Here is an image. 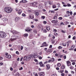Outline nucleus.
Listing matches in <instances>:
<instances>
[{"mask_svg": "<svg viewBox=\"0 0 76 76\" xmlns=\"http://www.w3.org/2000/svg\"><path fill=\"white\" fill-rule=\"evenodd\" d=\"M12 8L10 7H5L4 8V11L9 13H11L12 12Z\"/></svg>", "mask_w": 76, "mask_h": 76, "instance_id": "obj_1", "label": "nucleus"}, {"mask_svg": "<svg viewBox=\"0 0 76 76\" xmlns=\"http://www.w3.org/2000/svg\"><path fill=\"white\" fill-rule=\"evenodd\" d=\"M6 37V33L4 32H0V37L1 38H4Z\"/></svg>", "mask_w": 76, "mask_h": 76, "instance_id": "obj_2", "label": "nucleus"}, {"mask_svg": "<svg viewBox=\"0 0 76 76\" xmlns=\"http://www.w3.org/2000/svg\"><path fill=\"white\" fill-rule=\"evenodd\" d=\"M32 58V56H25L24 57V60H23V61L25 60H26V61H28L29 60H31V58Z\"/></svg>", "mask_w": 76, "mask_h": 76, "instance_id": "obj_3", "label": "nucleus"}, {"mask_svg": "<svg viewBox=\"0 0 76 76\" xmlns=\"http://www.w3.org/2000/svg\"><path fill=\"white\" fill-rule=\"evenodd\" d=\"M37 2H32L30 4V5L31 6H33V7H35V6H36L37 5Z\"/></svg>", "mask_w": 76, "mask_h": 76, "instance_id": "obj_4", "label": "nucleus"}, {"mask_svg": "<svg viewBox=\"0 0 76 76\" xmlns=\"http://www.w3.org/2000/svg\"><path fill=\"white\" fill-rule=\"evenodd\" d=\"M31 31H32V29H30V28L29 27H27L26 29H25V31H26L27 32H30Z\"/></svg>", "mask_w": 76, "mask_h": 76, "instance_id": "obj_5", "label": "nucleus"}, {"mask_svg": "<svg viewBox=\"0 0 76 76\" xmlns=\"http://www.w3.org/2000/svg\"><path fill=\"white\" fill-rule=\"evenodd\" d=\"M12 33L13 34H20V33L19 32H18L16 31L15 30H13L12 31Z\"/></svg>", "mask_w": 76, "mask_h": 76, "instance_id": "obj_6", "label": "nucleus"}, {"mask_svg": "<svg viewBox=\"0 0 76 76\" xmlns=\"http://www.w3.org/2000/svg\"><path fill=\"white\" fill-rule=\"evenodd\" d=\"M38 74L39 76H44V75H45V74L43 72H39L38 73Z\"/></svg>", "mask_w": 76, "mask_h": 76, "instance_id": "obj_7", "label": "nucleus"}, {"mask_svg": "<svg viewBox=\"0 0 76 76\" xmlns=\"http://www.w3.org/2000/svg\"><path fill=\"white\" fill-rule=\"evenodd\" d=\"M51 22H52V23H54V24L57 23V22H58V20H52L51 21Z\"/></svg>", "mask_w": 76, "mask_h": 76, "instance_id": "obj_8", "label": "nucleus"}, {"mask_svg": "<svg viewBox=\"0 0 76 76\" xmlns=\"http://www.w3.org/2000/svg\"><path fill=\"white\" fill-rule=\"evenodd\" d=\"M52 51H53V49H49L47 51V53H51Z\"/></svg>", "mask_w": 76, "mask_h": 76, "instance_id": "obj_9", "label": "nucleus"}, {"mask_svg": "<svg viewBox=\"0 0 76 76\" xmlns=\"http://www.w3.org/2000/svg\"><path fill=\"white\" fill-rule=\"evenodd\" d=\"M66 63L67 64L68 66H69L71 65V63H70V61H66Z\"/></svg>", "mask_w": 76, "mask_h": 76, "instance_id": "obj_10", "label": "nucleus"}, {"mask_svg": "<svg viewBox=\"0 0 76 76\" xmlns=\"http://www.w3.org/2000/svg\"><path fill=\"white\" fill-rule=\"evenodd\" d=\"M46 66L47 67V70H49V69H50V66L49 64H47L46 65Z\"/></svg>", "mask_w": 76, "mask_h": 76, "instance_id": "obj_11", "label": "nucleus"}, {"mask_svg": "<svg viewBox=\"0 0 76 76\" xmlns=\"http://www.w3.org/2000/svg\"><path fill=\"white\" fill-rule=\"evenodd\" d=\"M22 12V10L20 9L19 10L18 13V14H19V15H20L21 14V13Z\"/></svg>", "mask_w": 76, "mask_h": 76, "instance_id": "obj_12", "label": "nucleus"}, {"mask_svg": "<svg viewBox=\"0 0 76 76\" xmlns=\"http://www.w3.org/2000/svg\"><path fill=\"white\" fill-rule=\"evenodd\" d=\"M29 17L31 19H33L34 18V15L32 14H31L29 15Z\"/></svg>", "mask_w": 76, "mask_h": 76, "instance_id": "obj_13", "label": "nucleus"}, {"mask_svg": "<svg viewBox=\"0 0 76 76\" xmlns=\"http://www.w3.org/2000/svg\"><path fill=\"white\" fill-rule=\"evenodd\" d=\"M19 20V17H17L15 18V22H18Z\"/></svg>", "mask_w": 76, "mask_h": 76, "instance_id": "obj_14", "label": "nucleus"}, {"mask_svg": "<svg viewBox=\"0 0 76 76\" xmlns=\"http://www.w3.org/2000/svg\"><path fill=\"white\" fill-rule=\"evenodd\" d=\"M26 0H22V1H20V3H26Z\"/></svg>", "mask_w": 76, "mask_h": 76, "instance_id": "obj_15", "label": "nucleus"}, {"mask_svg": "<svg viewBox=\"0 0 76 76\" xmlns=\"http://www.w3.org/2000/svg\"><path fill=\"white\" fill-rule=\"evenodd\" d=\"M6 57L7 58H10L11 57V56L10 55H7V56H6Z\"/></svg>", "mask_w": 76, "mask_h": 76, "instance_id": "obj_16", "label": "nucleus"}, {"mask_svg": "<svg viewBox=\"0 0 76 76\" xmlns=\"http://www.w3.org/2000/svg\"><path fill=\"white\" fill-rule=\"evenodd\" d=\"M45 44V47H47L48 46V45H47V43H46L45 42H44L43 44V45H44Z\"/></svg>", "mask_w": 76, "mask_h": 76, "instance_id": "obj_17", "label": "nucleus"}, {"mask_svg": "<svg viewBox=\"0 0 76 76\" xmlns=\"http://www.w3.org/2000/svg\"><path fill=\"white\" fill-rule=\"evenodd\" d=\"M12 67H14V68H15V67H16V64H13L12 66Z\"/></svg>", "mask_w": 76, "mask_h": 76, "instance_id": "obj_18", "label": "nucleus"}, {"mask_svg": "<svg viewBox=\"0 0 76 76\" xmlns=\"http://www.w3.org/2000/svg\"><path fill=\"white\" fill-rule=\"evenodd\" d=\"M38 28L39 29H40V28H42V25H39L38 26Z\"/></svg>", "mask_w": 76, "mask_h": 76, "instance_id": "obj_19", "label": "nucleus"}, {"mask_svg": "<svg viewBox=\"0 0 76 76\" xmlns=\"http://www.w3.org/2000/svg\"><path fill=\"white\" fill-rule=\"evenodd\" d=\"M3 20L4 22H5V21H7V18H4L3 19Z\"/></svg>", "mask_w": 76, "mask_h": 76, "instance_id": "obj_20", "label": "nucleus"}, {"mask_svg": "<svg viewBox=\"0 0 76 76\" xmlns=\"http://www.w3.org/2000/svg\"><path fill=\"white\" fill-rule=\"evenodd\" d=\"M23 35L24 37H28V34H25Z\"/></svg>", "mask_w": 76, "mask_h": 76, "instance_id": "obj_21", "label": "nucleus"}, {"mask_svg": "<svg viewBox=\"0 0 76 76\" xmlns=\"http://www.w3.org/2000/svg\"><path fill=\"white\" fill-rule=\"evenodd\" d=\"M57 66L58 67H60L61 66V64L58 63L57 64Z\"/></svg>", "mask_w": 76, "mask_h": 76, "instance_id": "obj_22", "label": "nucleus"}, {"mask_svg": "<svg viewBox=\"0 0 76 76\" xmlns=\"http://www.w3.org/2000/svg\"><path fill=\"white\" fill-rule=\"evenodd\" d=\"M61 69H65V66H64V65L62 66H61Z\"/></svg>", "mask_w": 76, "mask_h": 76, "instance_id": "obj_23", "label": "nucleus"}, {"mask_svg": "<svg viewBox=\"0 0 76 76\" xmlns=\"http://www.w3.org/2000/svg\"><path fill=\"white\" fill-rule=\"evenodd\" d=\"M43 32L44 33H46V32H47V31L46 30V29H44L43 31Z\"/></svg>", "mask_w": 76, "mask_h": 76, "instance_id": "obj_24", "label": "nucleus"}, {"mask_svg": "<svg viewBox=\"0 0 76 76\" xmlns=\"http://www.w3.org/2000/svg\"><path fill=\"white\" fill-rule=\"evenodd\" d=\"M46 29L47 30V31H50V27H46Z\"/></svg>", "mask_w": 76, "mask_h": 76, "instance_id": "obj_25", "label": "nucleus"}, {"mask_svg": "<svg viewBox=\"0 0 76 76\" xmlns=\"http://www.w3.org/2000/svg\"><path fill=\"white\" fill-rule=\"evenodd\" d=\"M40 67H45V65L44 64H42L40 65Z\"/></svg>", "mask_w": 76, "mask_h": 76, "instance_id": "obj_26", "label": "nucleus"}, {"mask_svg": "<svg viewBox=\"0 0 76 76\" xmlns=\"http://www.w3.org/2000/svg\"><path fill=\"white\" fill-rule=\"evenodd\" d=\"M62 45L63 46H66V43H62Z\"/></svg>", "mask_w": 76, "mask_h": 76, "instance_id": "obj_27", "label": "nucleus"}, {"mask_svg": "<svg viewBox=\"0 0 76 76\" xmlns=\"http://www.w3.org/2000/svg\"><path fill=\"white\" fill-rule=\"evenodd\" d=\"M22 15V16H23L24 17L25 16H26V15L24 13H23Z\"/></svg>", "mask_w": 76, "mask_h": 76, "instance_id": "obj_28", "label": "nucleus"}, {"mask_svg": "<svg viewBox=\"0 0 76 76\" xmlns=\"http://www.w3.org/2000/svg\"><path fill=\"white\" fill-rule=\"evenodd\" d=\"M35 16H38V15H39V13H36L35 14Z\"/></svg>", "mask_w": 76, "mask_h": 76, "instance_id": "obj_29", "label": "nucleus"}, {"mask_svg": "<svg viewBox=\"0 0 76 76\" xmlns=\"http://www.w3.org/2000/svg\"><path fill=\"white\" fill-rule=\"evenodd\" d=\"M54 19H57V17L55 16L53 18Z\"/></svg>", "mask_w": 76, "mask_h": 76, "instance_id": "obj_30", "label": "nucleus"}, {"mask_svg": "<svg viewBox=\"0 0 76 76\" xmlns=\"http://www.w3.org/2000/svg\"><path fill=\"white\" fill-rule=\"evenodd\" d=\"M45 16H42L41 18L42 19H45Z\"/></svg>", "mask_w": 76, "mask_h": 76, "instance_id": "obj_31", "label": "nucleus"}, {"mask_svg": "<svg viewBox=\"0 0 76 76\" xmlns=\"http://www.w3.org/2000/svg\"><path fill=\"white\" fill-rule=\"evenodd\" d=\"M70 69H74V67H73V66H70Z\"/></svg>", "mask_w": 76, "mask_h": 76, "instance_id": "obj_32", "label": "nucleus"}, {"mask_svg": "<svg viewBox=\"0 0 76 76\" xmlns=\"http://www.w3.org/2000/svg\"><path fill=\"white\" fill-rule=\"evenodd\" d=\"M48 3H49V4H52V3H53V2H51L50 1H48Z\"/></svg>", "mask_w": 76, "mask_h": 76, "instance_id": "obj_33", "label": "nucleus"}, {"mask_svg": "<svg viewBox=\"0 0 76 76\" xmlns=\"http://www.w3.org/2000/svg\"><path fill=\"white\" fill-rule=\"evenodd\" d=\"M67 5L68 7H70V6H71V5H70V4H67Z\"/></svg>", "mask_w": 76, "mask_h": 76, "instance_id": "obj_34", "label": "nucleus"}, {"mask_svg": "<svg viewBox=\"0 0 76 76\" xmlns=\"http://www.w3.org/2000/svg\"><path fill=\"white\" fill-rule=\"evenodd\" d=\"M58 49H62V47H61V46H59L58 47Z\"/></svg>", "mask_w": 76, "mask_h": 76, "instance_id": "obj_35", "label": "nucleus"}, {"mask_svg": "<svg viewBox=\"0 0 76 76\" xmlns=\"http://www.w3.org/2000/svg\"><path fill=\"white\" fill-rule=\"evenodd\" d=\"M75 48V46H74V45H72L71 47V48L73 49V48Z\"/></svg>", "mask_w": 76, "mask_h": 76, "instance_id": "obj_36", "label": "nucleus"}, {"mask_svg": "<svg viewBox=\"0 0 76 76\" xmlns=\"http://www.w3.org/2000/svg\"><path fill=\"white\" fill-rule=\"evenodd\" d=\"M52 59L53 60H52L53 62V61H55V59H54V58H52Z\"/></svg>", "mask_w": 76, "mask_h": 76, "instance_id": "obj_37", "label": "nucleus"}, {"mask_svg": "<svg viewBox=\"0 0 76 76\" xmlns=\"http://www.w3.org/2000/svg\"><path fill=\"white\" fill-rule=\"evenodd\" d=\"M58 19H59V20H62V17H60L58 18Z\"/></svg>", "mask_w": 76, "mask_h": 76, "instance_id": "obj_38", "label": "nucleus"}, {"mask_svg": "<svg viewBox=\"0 0 76 76\" xmlns=\"http://www.w3.org/2000/svg\"><path fill=\"white\" fill-rule=\"evenodd\" d=\"M34 33V34H36L37 33V31L35 30H34L33 31Z\"/></svg>", "mask_w": 76, "mask_h": 76, "instance_id": "obj_39", "label": "nucleus"}, {"mask_svg": "<svg viewBox=\"0 0 76 76\" xmlns=\"http://www.w3.org/2000/svg\"><path fill=\"white\" fill-rule=\"evenodd\" d=\"M43 23H44V24H45H45H46V23H47V22L46 21H44Z\"/></svg>", "mask_w": 76, "mask_h": 76, "instance_id": "obj_40", "label": "nucleus"}, {"mask_svg": "<svg viewBox=\"0 0 76 76\" xmlns=\"http://www.w3.org/2000/svg\"><path fill=\"white\" fill-rule=\"evenodd\" d=\"M23 69V67H21L19 69V70H22Z\"/></svg>", "mask_w": 76, "mask_h": 76, "instance_id": "obj_41", "label": "nucleus"}, {"mask_svg": "<svg viewBox=\"0 0 76 76\" xmlns=\"http://www.w3.org/2000/svg\"><path fill=\"white\" fill-rule=\"evenodd\" d=\"M23 47L22 46H21V50H23Z\"/></svg>", "mask_w": 76, "mask_h": 76, "instance_id": "obj_42", "label": "nucleus"}, {"mask_svg": "<svg viewBox=\"0 0 76 76\" xmlns=\"http://www.w3.org/2000/svg\"><path fill=\"white\" fill-rule=\"evenodd\" d=\"M70 42H70V41H69L67 42L66 43L67 44H69V43H70Z\"/></svg>", "mask_w": 76, "mask_h": 76, "instance_id": "obj_43", "label": "nucleus"}, {"mask_svg": "<svg viewBox=\"0 0 76 76\" xmlns=\"http://www.w3.org/2000/svg\"><path fill=\"white\" fill-rule=\"evenodd\" d=\"M71 73L72 75H74V73H75V72L73 71H71Z\"/></svg>", "mask_w": 76, "mask_h": 76, "instance_id": "obj_44", "label": "nucleus"}, {"mask_svg": "<svg viewBox=\"0 0 76 76\" xmlns=\"http://www.w3.org/2000/svg\"><path fill=\"white\" fill-rule=\"evenodd\" d=\"M60 25H64V23L62 22L60 23Z\"/></svg>", "mask_w": 76, "mask_h": 76, "instance_id": "obj_45", "label": "nucleus"}, {"mask_svg": "<svg viewBox=\"0 0 76 76\" xmlns=\"http://www.w3.org/2000/svg\"><path fill=\"white\" fill-rule=\"evenodd\" d=\"M60 72L61 73H63L64 72V70H62L60 71Z\"/></svg>", "mask_w": 76, "mask_h": 76, "instance_id": "obj_46", "label": "nucleus"}, {"mask_svg": "<svg viewBox=\"0 0 76 76\" xmlns=\"http://www.w3.org/2000/svg\"><path fill=\"white\" fill-rule=\"evenodd\" d=\"M10 70H11V71H13V68L12 67H11L10 68Z\"/></svg>", "mask_w": 76, "mask_h": 76, "instance_id": "obj_47", "label": "nucleus"}, {"mask_svg": "<svg viewBox=\"0 0 76 76\" xmlns=\"http://www.w3.org/2000/svg\"><path fill=\"white\" fill-rule=\"evenodd\" d=\"M57 4H58V6L59 7H60V3H58Z\"/></svg>", "mask_w": 76, "mask_h": 76, "instance_id": "obj_48", "label": "nucleus"}, {"mask_svg": "<svg viewBox=\"0 0 76 76\" xmlns=\"http://www.w3.org/2000/svg\"><path fill=\"white\" fill-rule=\"evenodd\" d=\"M75 38H76V37H75V36H74L73 37V38H72V39H75Z\"/></svg>", "mask_w": 76, "mask_h": 76, "instance_id": "obj_49", "label": "nucleus"}, {"mask_svg": "<svg viewBox=\"0 0 76 76\" xmlns=\"http://www.w3.org/2000/svg\"><path fill=\"white\" fill-rule=\"evenodd\" d=\"M66 13H67V14H69L70 13V12H69V11H67L66 12Z\"/></svg>", "mask_w": 76, "mask_h": 76, "instance_id": "obj_50", "label": "nucleus"}, {"mask_svg": "<svg viewBox=\"0 0 76 76\" xmlns=\"http://www.w3.org/2000/svg\"><path fill=\"white\" fill-rule=\"evenodd\" d=\"M47 63H48L47 61H46L45 63H44V64H47Z\"/></svg>", "mask_w": 76, "mask_h": 76, "instance_id": "obj_51", "label": "nucleus"}, {"mask_svg": "<svg viewBox=\"0 0 76 76\" xmlns=\"http://www.w3.org/2000/svg\"><path fill=\"white\" fill-rule=\"evenodd\" d=\"M51 13H54V11H51Z\"/></svg>", "mask_w": 76, "mask_h": 76, "instance_id": "obj_52", "label": "nucleus"}, {"mask_svg": "<svg viewBox=\"0 0 76 76\" xmlns=\"http://www.w3.org/2000/svg\"><path fill=\"white\" fill-rule=\"evenodd\" d=\"M49 48H52V45H50Z\"/></svg>", "mask_w": 76, "mask_h": 76, "instance_id": "obj_53", "label": "nucleus"}, {"mask_svg": "<svg viewBox=\"0 0 76 76\" xmlns=\"http://www.w3.org/2000/svg\"><path fill=\"white\" fill-rule=\"evenodd\" d=\"M56 5L53 6V8H56Z\"/></svg>", "mask_w": 76, "mask_h": 76, "instance_id": "obj_54", "label": "nucleus"}, {"mask_svg": "<svg viewBox=\"0 0 76 76\" xmlns=\"http://www.w3.org/2000/svg\"><path fill=\"white\" fill-rule=\"evenodd\" d=\"M61 76H64V74L63 73H62L61 74Z\"/></svg>", "mask_w": 76, "mask_h": 76, "instance_id": "obj_55", "label": "nucleus"}, {"mask_svg": "<svg viewBox=\"0 0 76 76\" xmlns=\"http://www.w3.org/2000/svg\"><path fill=\"white\" fill-rule=\"evenodd\" d=\"M42 57L40 56L39 57V59L40 60H41V59H42Z\"/></svg>", "mask_w": 76, "mask_h": 76, "instance_id": "obj_56", "label": "nucleus"}, {"mask_svg": "<svg viewBox=\"0 0 76 76\" xmlns=\"http://www.w3.org/2000/svg\"><path fill=\"white\" fill-rule=\"evenodd\" d=\"M47 48H45L44 49V50H45V51H47Z\"/></svg>", "mask_w": 76, "mask_h": 76, "instance_id": "obj_57", "label": "nucleus"}, {"mask_svg": "<svg viewBox=\"0 0 76 76\" xmlns=\"http://www.w3.org/2000/svg\"><path fill=\"white\" fill-rule=\"evenodd\" d=\"M16 54H19V52H18V51H17L16 52Z\"/></svg>", "mask_w": 76, "mask_h": 76, "instance_id": "obj_58", "label": "nucleus"}, {"mask_svg": "<svg viewBox=\"0 0 76 76\" xmlns=\"http://www.w3.org/2000/svg\"><path fill=\"white\" fill-rule=\"evenodd\" d=\"M54 34L55 35H57V33H54Z\"/></svg>", "mask_w": 76, "mask_h": 76, "instance_id": "obj_59", "label": "nucleus"}, {"mask_svg": "<svg viewBox=\"0 0 76 76\" xmlns=\"http://www.w3.org/2000/svg\"><path fill=\"white\" fill-rule=\"evenodd\" d=\"M64 59H66V56H64Z\"/></svg>", "mask_w": 76, "mask_h": 76, "instance_id": "obj_60", "label": "nucleus"}, {"mask_svg": "<svg viewBox=\"0 0 76 76\" xmlns=\"http://www.w3.org/2000/svg\"><path fill=\"white\" fill-rule=\"evenodd\" d=\"M56 70H59V68H58V67H56Z\"/></svg>", "mask_w": 76, "mask_h": 76, "instance_id": "obj_61", "label": "nucleus"}, {"mask_svg": "<svg viewBox=\"0 0 76 76\" xmlns=\"http://www.w3.org/2000/svg\"><path fill=\"white\" fill-rule=\"evenodd\" d=\"M63 6L64 7H67V5H66V4H65V5H63Z\"/></svg>", "mask_w": 76, "mask_h": 76, "instance_id": "obj_62", "label": "nucleus"}, {"mask_svg": "<svg viewBox=\"0 0 76 76\" xmlns=\"http://www.w3.org/2000/svg\"><path fill=\"white\" fill-rule=\"evenodd\" d=\"M54 31V32H57V30L56 29H54L53 30Z\"/></svg>", "mask_w": 76, "mask_h": 76, "instance_id": "obj_63", "label": "nucleus"}, {"mask_svg": "<svg viewBox=\"0 0 76 76\" xmlns=\"http://www.w3.org/2000/svg\"><path fill=\"white\" fill-rule=\"evenodd\" d=\"M21 63L22 64H24V62L23 61H22V62H21Z\"/></svg>", "mask_w": 76, "mask_h": 76, "instance_id": "obj_64", "label": "nucleus"}]
</instances>
